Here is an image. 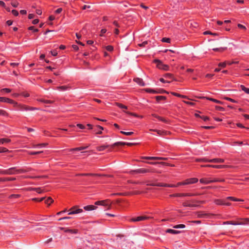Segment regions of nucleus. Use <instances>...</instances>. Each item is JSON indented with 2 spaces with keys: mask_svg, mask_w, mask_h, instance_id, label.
Instances as JSON below:
<instances>
[{
  "mask_svg": "<svg viewBox=\"0 0 249 249\" xmlns=\"http://www.w3.org/2000/svg\"><path fill=\"white\" fill-rule=\"evenodd\" d=\"M109 146L108 145H102V146H98L97 147V150H98L99 151H103L105 149H106Z\"/></svg>",
  "mask_w": 249,
  "mask_h": 249,
  "instance_id": "nucleus-27",
  "label": "nucleus"
},
{
  "mask_svg": "<svg viewBox=\"0 0 249 249\" xmlns=\"http://www.w3.org/2000/svg\"><path fill=\"white\" fill-rule=\"evenodd\" d=\"M225 99L233 103H237V101L229 97H225Z\"/></svg>",
  "mask_w": 249,
  "mask_h": 249,
  "instance_id": "nucleus-55",
  "label": "nucleus"
},
{
  "mask_svg": "<svg viewBox=\"0 0 249 249\" xmlns=\"http://www.w3.org/2000/svg\"><path fill=\"white\" fill-rule=\"evenodd\" d=\"M155 171L151 168H139L131 171V173L137 174H145L149 172H155Z\"/></svg>",
  "mask_w": 249,
  "mask_h": 249,
  "instance_id": "nucleus-3",
  "label": "nucleus"
},
{
  "mask_svg": "<svg viewBox=\"0 0 249 249\" xmlns=\"http://www.w3.org/2000/svg\"><path fill=\"white\" fill-rule=\"evenodd\" d=\"M32 190L36 191L38 194H41L45 191L44 190L42 189L41 188H33Z\"/></svg>",
  "mask_w": 249,
  "mask_h": 249,
  "instance_id": "nucleus-34",
  "label": "nucleus"
},
{
  "mask_svg": "<svg viewBox=\"0 0 249 249\" xmlns=\"http://www.w3.org/2000/svg\"><path fill=\"white\" fill-rule=\"evenodd\" d=\"M8 175H14L17 174L16 172V167H12L7 169Z\"/></svg>",
  "mask_w": 249,
  "mask_h": 249,
  "instance_id": "nucleus-16",
  "label": "nucleus"
},
{
  "mask_svg": "<svg viewBox=\"0 0 249 249\" xmlns=\"http://www.w3.org/2000/svg\"><path fill=\"white\" fill-rule=\"evenodd\" d=\"M65 232H69L71 234H76L78 232V230L76 229H69L65 230Z\"/></svg>",
  "mask_w": 249,
  "mask_h": 249,
  "instance_id": "nucleus-22",
  "label": "nucleus"
},
{
  "mask_svg": "<svg viewBox=\"0 0 249 249\" xmlns=\"http://www.w3.org/2000/svg\"><path fill=\"white\" fill-rule=\"evenodd\" d=\"M11 5L14 7H17L18 5V3L17 2V1H13L12 2H11Z\"/></svg>",
  "mask_w": 249,
  "mask_h": 249,
  "instance_id": "nucleus-56",
  "label": "nucleus"
},
{
  "mask_svg": "<svg viewBox=\"0 0 249 249\" xmlns=\"http://www.w3.org/2000/svg\"><path fill=\"white\" fill-rule=\"evenodd\" d=\"M6 152H9V150L7 148L3 147H0V153H4Z\"/></svg>",
  "mask_w": 249,
  "mask_h": 249,
  "instance_id": "nucleus-49",
  "label": "nucleus"
},
{
  "mask_svg": "<svg viewBox=\"0 0 249 249\" xmlns=\"http://www.w3.org/2000/svg\"><path fill=\"white\" fill-rule=\"evenodd\" d=\"M144 90L147 92L153 93H168V92H167L166 90L162 89H159L158 91L155 90L150 89H146Z\"/></svg>",
  "mask_w": 249,
  "mask_h": 249,
  "instance_id": "nucleus-6",
  "label": "nucleus"
},
{
  "mask_svg": "<svg viewBox=\"0 0 249 249\" xmlns=\"http://www.w3.org/2000/svg\"><path fill=\"white\" fill-rule=\"evenodd\" d=\"M161 41L163 42L170 43L171 39L169 38L164 37L162 39Z\"/></svg>",
  "mask_w": 249,
  "mask_h": 249,
  "instance_id": "nucleus-47",
  "label": "nucleus"
},
{
  "mask_svg": "<svg viewBox=\"0 0 249 249\" xmlns=\"http://www.w3.org/2000/svg\"><path fill=\"white\" fill-rule=\"evenodd\" d=\"M44 199H45V197H43L41 198H33L32 200L34 201L41 202L42 200H43Z\"/></svg>",
  "mask_w": 249,
  "mask_h": 249,
  "instance_id": "nucleus-52",
  "label": "nucleus"
},
{
  "mask_svg": "<svg viewBox=\"0 0 249 249\" xmlns=\"http://www.w3.org/2000/svg\"><path fill=\"white\" fill-rule=\"evenodd\" d=\"M153 116H154V117H155L156 118H157L158 120H159L160 121H161L163 122H164V123H167V121L164 118H163L160 116H157V115H153Z\"/></svg>",
  "mask_w": 249,
  "mask_h": 249,
  "instance_id": "nucleus-35",
  "label": "nucleus"
},
{
  "mask_svg": "<svg viewBox=\"0 0 249 249\" xmlns=\"http://www.w3.org/2000/svg\"><path fill=\"white\" fill-rule=\"evenodd\" d=\"M227 199L231 200L232 201H243V200L239 199H237V198H234V197H232V196H229V197H227L226 198V200Z\"/></svg>",
  "mask_w": 249,
  "mask_h": 249,
  "instance_id": "nucleus-36",
  "label": "nucleus"
},
{
  "mask_svg": "<svg viewBox=\"0 0 249 249\" xmlns=\"http://www.w3.org/2000/svg\"><path fill=\"white\" fill-rule=\"evenodd\" d=\"M224 161V160L222 159H213L210 160V162L213 163H222Z\"/></svg>",
  "mask_w": 249,
  "mask_h": 249,
  "instance_id": "nucleus-20",
  "label": "nucleus"
},
{
  "mask_svg": "<svg viewBox=\"0 0 249 249\" xmlns=\"http://www.w3.org/2000/svg\"><path fill=\"white\" fill-rule=\"evenodd\" d=\"M210 160L207 158H201V159H196V160L198 162H210Z\"/></svg>",
  "mask_w": 249,
  "mask_h": 249,
  "instance_id": "nucleus-28",
  "label": "nucleus"
},
{
  "mask_svg": "<svg viewBox=\"0 0 249 249\" xmlns=\"http://www.w3.org/2000/svg\"><path fill=\"white\" fill-rule=\"evenodd\" d=\"M226 166V165H212V166H211V167H213V168H224Z\"/></svg>",
  "mask_w": 249,
  "mask_h": 249,
  "instance_id": "nucleus-42",
  "label": "nucleus"
},
{
  "mask_svg": "<svg viewBox=\"0 0 249 249\" xmlns=\"http://www.w3.org/2000/svg\"><path fill=\"white\" fill-rule=\"evenodd\" d=\"M154 62L157 64V67L160 69L164 71L169 70V66L167 65L163 64L162 62L159 59H155Z\"/></svg>",
  "mask_w": 249,
  "mask_h": 249,
  "instance_id": "nucleus-4",
  "label": "nucleus"
},
{
  "mask_svg": "<svg viewBox=\"0 0 249 249\" xmlns=\"http://www.w3.org/2000/svg\"><path fill=\"white\" fill-rule=\"evenodd\" d=\"M138 144H139V143H137V142H125V145H127V146L136 145Z\"/></svg>",
  "mask_w": 249,
  "mask_h": 249,
  "instance_id": "nucleus-44",
  "label": "nucleus"
},
{
  "mask_svg": "<svg viewBox=\"0 0 249 249\" xmlns=\"http://www.w3.org/2000/svg\"><path fill=\"white\" fill-rule=\"evenodd\" d=\"M135 82L138 84L139 85L141 86H144V83L142 79L140 78H136L134 79Z\"/></svg>",
  "mask_w": 249,
  "mask_h": 249,
  "instance_id": "nucleus-17",
  "label": "nucleus"
},
{
  "mask_svg": "<svg viewBox=\"0 0 249 249\" xmlns=\"http://www.w3.org/2000/svg\"><path fill=\"white\" fill-rule=\"evenodd\" d=\"M183 205L184 207H197L198 206L197 205L190 204V203H188L187 202H184L183 203Z\"/></svg>",
  "mask_w": 249,
  "mask_h": 249,
  "instance_id": "nucleus-31",
  "label": "nucleus"
},
{
  "mask_svg": "<svg viewBox=\"0 0 249 249\" xmlns=\"http://www.w3.org/2000/svg\"><path fill=\"white\" fill-rule=\"evenodd\" d=\"M237 26L239 28H241V29H244V30H245L246 28V27L241 24H238L237 25Z\"/></svg>",
  "mask_w": 249,
  "mask_h": 249,
  "instance_id": "nucleus-62",
  "label": "nucleus"
},
{
  "mask_svg": "<svg viewBox=\"0 0 249 249\" xmlns=\"http://www.w3.org/2000/svg\"><path fill=\"white\" fill-rule=\"evenodd\" d=\"M31 170V168H29L27 170L23 169H19V170H18L16 169V172H17V174L26 173Z\"/></svg>",
  "mask_w": 249,
  "mask_h": 249,
  "instance_id": "nucleus-24",
  "label": "nucleus"
},
{
  "mask_svg": "<svg viewBox=\"0 0 249 249\" xmlns=\"http://www.w3.org/2000/svg\"><path fill=\"white\" fill-rule=\"evenodd\" d=\"M148 44V42L147 41H145L142 43H140L138 44V46L141 47H145Z\"/></svg>",
  "mask_w": 249,
  "mask_h": 249,
  "instance_id": "nucleus-48",
  "label": "nucleus"
},
{
  "mask_svg": "<svg viewBox=\"0 0 249 249\" xmlns=\"http://www.w3.org/2000/svg\"><path fill=\"white\" fill-rule=\"evenodd\" d=\"M164 76L166 78H168V79H172L173 76V75L171 73H166Z\"/></svg>",
  "mask_w": 249,
  "mask_h": 249,
  "instance_id": "nucleus-46",
  "label": "nucleus"
},
{
  "mask_svg": "<svg viewBox=\"0 0 249 249\" xmlns=\"http://www.w3.org/2000/svg\"><path fill=\"white\" fill-rule=\"evenodd\" d=\"M0 115L7 116L8 114L5 110L0 109Z\"/></svg>",
  "mask_w": 249,
  "mask_h": 249,
  "instance_id": "nucleus-40",
  "label": "nucleus"
},
{
  "mask_svg": "<svg viewBox=\"0 0 249 249\" xmlns=\"http://www.w3.org/2000/svg\"><path fill=\"white\" fill-rule=\"evenodd\" d=\"M214 202L217 205H223V203H224V200L222 199H216L215 200Z\"/></svg>",
  "mask_w": 249,
  "mask_h": 249,
  "instance_id": "nucleus-33",
  "label": "nucleus"
},
{
  "mask_svg": "<svg viewBox=\"0 0 249 249\" xmlns=\"http://www.w3.org/2000/svg\"><path fill=\"white\" fill-rule=\"evenodd\" d=\"M47 144L45 143L36 144V145H34V147H42L45 146L46 145H47Z\"/></svg>",
  "mask_w": 249,
  "mask_h": 249,
  "instance_id": "nucleus-43",
  "label": "nucleus"
},
{
  "mask_svg": "<svg viewBox=\"0 0 249 249\" xmlns=\"http://www.w3.org/2000/svg\"><path fill=\"white\" fill-rule=\"evenodd\" d=\"M77 126L80 129H84L85 128L84 125L80 124H77Z\"/></svg>",
  "mask_w": 249,
  "mask_h": 249,
  "instance_id": "nucleus-63",
  "label": "nucleus"
},
{
  "mask_svg": "<svg viewBox=\"0 0 249 249\" xmlns=\"http://www.w3.org/2000/svg\"><path fill=\"white\" fill-rule=\"evenodd\" d=\"M14 106H17L19 110L21 111H28V106L25 105H22V104H19V105H15Z\"/></svg>",
  "mask_w": 249,
  "mask_h": 249,
  "instance_id": "nucleus-15",
  "label": "nucleus"
},
{
  "mask_svg": "<svg viewBox=\"0 0 249 249\" xmlns=\"http://www.w3.org/2000/svg\"><path fill=\"white\" fill-rule=\"evenodd\" d=\"M227 65V62H224L223 63H220L218 64V66L221 67L222 68H225L226 66Z\"/></svg>",
  "mask_w": 249,
  "mask_h": 249,
  "instance_id": "nucleus-53",
  "label": "nucleus"
},
{
  "mask_svg": "<svg viewBox=\"0 0 249 249\" xmlns=\"http://www.w3.org/2000/svg\"><path fill=\"white\" fill-rule=\"evenodd\" d=\"M1 181H13L16 180L15 178H1Z\"/></svg>",
  "mask_w": 249,
  "mask_h": 249,
  "instance_id": "nucleus-29",
  "label": "nucleus"
},
{
  "mask_svg": "<svg viewBox=\"0 0 249 249\" xmlns=\"http://www.w3.org/2000/svg\"><path fill=\"white\" fill-rule=\"evenodd\" d=\"M38 109H39V108H38L28 106V110L32 111V110H38Z\"/></svg>",
  "mask_w": 249,
  "mask_h": 249,
  "instance_id": "nucleus-60",
  "label": "nucleus"
},
{
  "mask_svg": "<svg viewBox=\"0 0 249 249\" xmlns=\"http://www.w3.org/2000/svg\"><path fill=\"white\" fill-rule=\"evenodd\" d=\"M199 181L201 183H203L204 184H209L211 183L215 182H223L224 181V179H218V178H214L213 179H208L207 178H201Z\"/></svg>",
  "mask_w": 249,
  "mask_h": 249,
  "instance_id": "nucleus-2",
  "label": "nucleus"
},
{
  "mask_svg": "<svg viewBox=\"0 0 249 249\" xmlns=\"http://www.w3.org/2000/svg\"><path fill=\"white\" fill-rule=\"evenodd\" d=\"M197 217L199 218H206L208 217V214L198 213L197 214Z\"/></svg>",
  "mask_w": 249,
  "mask_h": 249,
  "instance_id": "nucleus-32",
  "label": "nucleus"
},
{
  "mask_svg": "<svg viewBox=\"0 0 249 249\" xmlns=\"http://www.w3.org/2000/svg\"><path fill=\"white\" fill-rule=\"evenodd\" d=\"M151 186H160V187H176V185L174 184H164V183H153L151 184Z\"/></svg>",
  "mask_w": 249,
  "mask_h": 249,
  "instance_id": "nucleus-10",
  "label": "nucleus"
},
{
  "mask_svg": "<svg viewBox=\"0 0 249 249\" xmlns=\"http://www.w3.org/2000/svg\"><path fill=\"white\" fill-rule=\"evenodd\" d=\"M150 131H155L156 132L158 135L160 136H164L167 135L169 134V132L163 130H157V129H150Z\"/></svg>",
  "mask_w": 249,
  "mask_h": 249,
  "instance_id": "nucleus-13",
  "label": "nucleus"
},
{
  "mask_svg": "<svg viewBox=\"0 0 249 249\" xmlns=\"http://www.w3.org/2000/svg\"><path fill=\"white\" fill-rule=\"evenodd\" d=\"M1 91H5L6 92L9 93L11 91V90L10 89L4 88V89H2L1 90Z\"/></svg>",
  "mask_w": 249,
  "mask_h": 249,
  "instance_id": "nucleus-61",
  "label": "nucleus"
},
{
  "mask_svg": "<svg viewBox=\"0 0 249 249\" xmlns=\"http://www.w3.org/2000/svg\"><path fill=\"white\" fill-rule=\"evenodd\" d=\"M197 181H198L197 178H189V179L185 180L184 181H183V184H185V185H188V184H193V183H196Z\"/></svg>",
  "mask_w": 249,
  "mask_h": 249,
  "instance_id": "nucleus-11",
  "label": "nucleus"
},
{
  "mask_svg": "<svg viewBox=\"0 0 249 249\" xmlns=\"http://www.w3.org/2000/svg\"><path fill=\"white\" fill-rule=\"evenodd\" d=\"M57 88L59 90L63 91V90H66L68 89V87L66 86H60V87H58Z\"/></svg>",
  "mask_w": 249,
  "mask_h": 249,
  "instance_id": "nucleus-50",
  "label": "nucleus"
},
{
  "mask_svg": "<svg viewBox=\"0 0 249 249\" xmlns=\"http://www.w3.org/2000/svg\"><path fill=\"white\" fill-rule=\"evenodd\" d=\"M7 170H0V174L1 175H8Z\"/></svg>",
  "mask_w": 249,
  "mask_h": 249,
  "instance_id": "nucleus-57",
  "label": "nucleus"
},
{
  "mask_svg": "<svg viewBox=\"0 0 249 249\" xmlns=\"http://www.w3.org/2000/svg\"><path fill=\"white\" fill-rule=\"evenodd\" d=\"M43 151H37V152H29L28 153L30 155H37L43 153Z\"/></svg>",
  "mask_w": 249,
  "mask_h": 249,
  "instance_id": "nucleus-45",
  "label": "nucleus"
},
{
  "mask_svg": "<svg viewBox=\"0 0 249 249\" xmlns=\"http://www.w3.org/2000/svg\"><path fill=\"white\" fill-rule=\"evenodd\" d=\"M148 218V217L146 216H140L136 218H133L130 219V221L137 222L146 220Z\"/></svg>",
  "mask_w": 249,
  "mask_h": 249,
  "instance_id": "nucleus-12",
  "label": "nucleus"
},
{
  "mask_svg": "<svg viewBox=\"0 0 249 249\" xmlns=\"http://www.w3.org/2000/svg\"><path fill=\"white\" fill-rule=\"evenodd\" d=\"M0 101L2 102H6V103H8L10 104H14V105H18V103L17 102H15L14 101H13V100H11L9 98H6V97H0Z\"/></svg>",
  "mask_w": 249,
  "mask_h": 249,
  "instance_id": "nucleus-9",
  "label": "nucleus"
},
{
  "mask_svg": "<svg viewBox=\"0 0 249 249\" xmlns=\"http://www.w3.org/2000/svg\"><path fill=\"white\" fill-rule=\"evenodd\" d=\"M77 176H101V175L96 174H78Z\"/></svg>",
  "mask_w": 249,
  "mask_h": 249,
  "instance_id": "nucleus-26",
  "label": "nucleus"
},
{
  "mask_svg": "<svg viewBox=\"0 0 249 249\" xmlns=\"http://www.w3.org/2000/svg\"><path fill=\"white\" fill-rule=\"evenodd\" d=\"M215 108L216 110L219 111H223L224 110V108L223 107H220V106H216Z\"/></svg>",
  "mask_w": 249,
  "mask_h": 249,
  "instance_id": "nucleus-58",
  "label": "nucleus"
},
{
  "mask_svg": "<svg viewBox=\"0 0 249 249\" xmlns=\"http://www.w3.org/2000/svg\"><path fill=\"white\" fill-rule=\"evenodd\" d=\"M53 202V200L51 197H48L45 201V203L48 205H50Z\"/></svg>",
  "mask_w": 249,
  "mask_h": 249,
  "instance_id": "nucleus-25",
  "label": "nucleus"
},
{
  "mask_svg": "<svg viewBox=\"0 0 249 249\" xmlns=\"http://www.w3.org/2000/svg\"><path fill=\"white\" fill-rule=\"evenodd\" d=\"M124 145V142H117L114 143L111 146L112 147H115L116 146Z\"/></svg>",
  "mask_w": 249,
  "mask_h": 249,
  "instance_id": "nucleus-37",
  "label": "nucleus"
},
{
  "mask_svg": "<svg viewBox=\"0 0 249 249\" xmlns=\"http://www.w3.org/2000/svg\"><path fill=\"white\" fill-rule=\"evenodd\" d=\"M20 196V195H18V194H13L9 196V198H13V197L18 198Z\"/></svg>",
  "mask_w": 249,
  "mask_h": 249,
  "instance_id": "nucleus-54",
  "label": "nucleus"
},
{
  "mask_svg": "<svg viewBox=\"0 0 249 249\" xmlns=\"http://www.w3.org/2000/svg\"><path fill=\"white\" fill-rule=\"evenodd\" d=\"M12 13L15 16H18V12L16 10H12Z\"/></svg>",
  "mask_w": 249,
  "mask_h": 249,
  "instance_id": "nucleus-59",
  "label": "nucleus"
},
{
  "mask_svg": "<svg viewBox=\"0 0 249 249\" xmlns=\"http://www.w3.org/2000/svg\"><path fill=\"white\" fill-rule=\"evenodd\" d=\"M106 50L109 52H111L113 51V46H110V45H109V46H107L106 47Z\"/></svg>",
  "mask_w": 249,
  "mask_h": 249,
  "instance_id": "nucleus-51",
  "label": "nucleus"
},
{
  "mask_svg": "<svg viewBox=\"0 0 249 249\" xmlns=\"http://www.w3.org/2000/svg\"><path fill=\"white\" fill-rule=\"evenodd\" d=\"M240 88L243 91H244L247 94H249V88H247L243 85H241Z\"/></svg>",
  "mask_w": 249,
  "mask_h": 249,
  "instance_id": "nucleus-30",
  "label": "nucleus"
},
{
  "mask_svg": "<svg viewBox=\"0 0 249 249\" xmlns=\"http://www.w3.org/2000/svg\"><path fill=\"white\" fill-rule=\"evenodd\" d=\"M11 142V140L7 138H2L0 139V144H3L5 143H9Z\"/></svg>",
  "mask_w": 249,
  "mask_h": 249,
  "instance_id": "nucleus-23",
  "label": "nucleus"
},
{
  "mask_svg": "<svg viewBox=\"0 0 249 249\" xmlns=\"http://www.w3.org/2000/svg\"><path fill=\"white\" fill-rule=\"evenodd\" d=\"M227 49L226 47H225V48H213V50L214 51H220V52H222V51H225L226 49Z\"/></svg>",
  "mask_w": 249,
  "mask_h": 249,
  "instance_id": "nucleus-41",
  "label": "nucleus"
},
{
  "mask_svg": "<svg viewBox=\"0 0 249 249\" xmlns=\"http://www.w3.org/2000/svg\"><path fill=\"white\" fill-rule=\"evenodd\" d=\"M96 208H97V207L95 206L94 205H88V206H85L84 207V209L86 211H92V210H95Z\"/></svg>",
  "mask_w": 249,
  "mask_h": 249,
  "instance_id": "nucleus-18",
  "label": "nucleus"
},
{
  "mask_svg": "<svg viewBox=\"0 0 249 249\" xmlns=\"http://www.w3.org/2000/svg\"><path fill=\"white\" fill-rule=\"evenodd\" d=\"M224 224H231L233 225H245L246 222L245 221V219L242 222H236L233 221H226L224 222Z\"/></svg>",
  "mask_w": 249,
  "mask_h": 249,
  "instance_id": "nucleus-7",
  "label": "nucleus"
},
{
  "mask_svg": "<svg viewBox=\"0 0 249 249\" xmlns=\"http://www.w3.org/2000/svg\"><path fill=\"white\" fill-rule=\"evenodd\" d=\"M142 159L151 160H167V158L160 157H143Z\"/></svg>",
  "mask_w": 249,
  "mask_h": 249,
  "instance_id": "nucleus-8",
  "label": "nucleus"
},
{
  "mask_svg": "<svg viewBox=\"0 0 249 249\" xmlns=\"http://www.w3.org/2000/svg\"><path fill=\"white\" fill-rule=\"evenodd\" d=\"M88 147H89V146H81V147H76V148H71V149H70L69 150H70V151H80V150H82L86 149H87Z\"/></svg>",
  "mask_w": 249,
  "mask_h": 249,
  "instance_id": "nucleus-19",
  "label": "nucleus"
},
{
  "mask_svg": "<svg viewBox=\"0 0 249 249\" xmlns=\"http://www.w3.org/2000/svg\"><path fill=\"white\" fill-rule=\"evenodd\" d=\"M195 194H191V193H185V194H176L174 195H171V196H195Z\"/></svg>",
  "mask_w": 249,
  "mask_h": 249,
  "instance_id": "nucleus-14",
  "label": "nucleus"
},
{
  "mask_svg": "<svg viewBox=\"0 0 249 249\" xmlns=\"http://www.w3.org/2000/svg\"><path fill=\"white\" fill-rule=\"evenodd\" d=\"M185 227V225L184 224H179V225H177L174 226H173L174 228L175 229H178V228H184Z\"/></svg>",
  "mask_w": 249,
  "mask_h": 249,
  "instance_id": "nucleus-39",
  "label": "nucleus"
},
{
  "mask_svg": "<svg viewBox=\"0 0 249 249\" xmlns=\"http://www.w3.org/2000/svg\"><path fill=\"white\" fill-rule=\"evenodd\" d=\"M62 11V8H59L58 9H57L55 11V13L56 14H59Z\"/></svg>",
  "mask_w": 249,
  "mask_h": 249,
  "instance_id": "nucleus-64",
  "label": "nucleus"
},
{
  "mask_svg": "<svg viewBox=\"0 0 249 249\" xmlns=\"http://www.w3.org/2000/svg\"><path fill=\"white\" fill-rule=\"evenodd\" d=\"M166 232L167 233H170L175 234H178L180 232V231H176V230L170 229H167L166 231Z\"/></svg>",
  "mask_w": 249,
  "mask_h": 249,
  "instance_id": "nucleus-21",
  "label": "nucleus"
},
{
  "mask_svg": "<svg viewBox=\"0 0 249 249\" xmlns=\"http://www.w3.org/2000/svg\"><path fill=\"white\" fill-rule=\"evenodd\" d=\"M156 99L157 101H160V100H163L166 99V97L163 96H157L156 97Z\"/></svg>",
  "mask_w": 249,
  "mask_h": 249,
  "instance_id": "nucleus-38",
  "label": "nucleus"
},
{
  "mask_svg": "<svg viewBox=\"0 0 249 249\" xmlns=\"http://www.w3.org/2000/svg\"><path fill=\"white\" fill-rule=\"evenodd\" d=\"M77 206H74L70 209L69 214H74L83 212L82 209H77Z\"/></svg>",
  "mask_w": 249,
  "mask_h": 249,
  "instance_id": "nucleus-5",
  "label": "nucleus"
},
{
  "mask_svg": "<svg viewBox=\"0 0 249 249\" xmlns=\"http://www.w3.org/2000/svg\"><path fill=\"white\" fill-rule=\"evenodd\" d=\"M111 202L110 200L106 199L105 200L97 201L95 202V205H102L106 207L107 210H108L111 208Z\"/></svg>",
  "mask_w": 249,
  "mask_h": 249,
  "instance_id": "nucleus-1",
  "label": "nucleus"
}]
</instances>
